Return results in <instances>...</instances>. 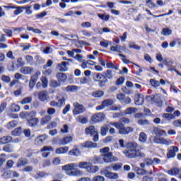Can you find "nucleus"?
<instances>
[{"label":"nucleus","mask_w":181,"mask_h":181,"mask_svg":"<svg viewBox=\"0 0 181 181\" xmlns=\"http://www.w3.org/2000/svg\"><path fill=\"white\" fill-rule=\"evenodd\" d=\"M163 118H165L167 121H170V119H175V115L169 113L163 114Z\"/></svg>","instance_id":"obj_47"},{"label":"nucleus","mask_w":181,"mask_h":181,"mask_svg":"<svg viewBox=\"0 0 181 181\" xmlns=\"http://www.w3.org/2000/svg\"><path fill=\"white\" fill-rule=\"evenodd\" d=\"M144 95L137 94L135 96L134 103L136 105H142L144 104Z\"/></svg>","instance_id":"obj_16"},{"label":"nucleus","mask_w":181,"mask_h":181,"mask_svg":"<svg viewBox=\"0 0 181 181\" xmlns=\"http://www.w3.org/2000/svg\"><path fill=\"white\" fill-rule=\"evenodd\" d=\"M105 119V115L103 113H98L92 116L91 121L93 122H101Z\"/></svg>","instance_id":"obj_11"},{"label":"nucleus","mask_w":181,"mask_h":181,"mask_svg":"<svg viewBox=\"0 0 181 181\" xmlns=\"http://www.w3.org/2000/svg\"><path fill=\"white\" fill-rule=\"evenodd\" d=\"M90 163V162L81 161L78 163V168H79V169H86V170H87Z\"/></svg>","instance_id":"obj_30"},{"label":"nucleus","mask_w":181,"mask_h":181,"mask_svg":"<svg viewBox=\"0 0 181 181\" xmlns=\"http://www.w3.org/2000/svg\"><path fill=\"white\" fill-rule=\"evenodd\" d=\"M70 129V127L67 124H64L62 128L61 129L62 134H69V130Z\"/></svg>","instance_id":"obj_56"},{"label":"nucleus","mask_w":181,"mask_h":181,"mask_svg":"<svg viewBox=\"0 0 181 181\" xmlns=\"http://www.w3.org/2000/svg\"><path fill=\"white\" fill-rule=\"evenodd\" d=\"M3 151H4L5 152L11 153V152H13V148H12V146L10 144H8V145L5 146L3 148Z\"/></svg>","instance_id":"obj_61"},{"label":"nucleus","mask_w":181,"mask_h":181,"mask_svg":"<svg viewBox=\"0 0 181 181\" xmlns=\"http://www.w3.org/2000/svg\"><path fill=\"white\" fill-rule=\"evenodd\" d=\"M6 162V154L2 153L0 155V168Z\"/></svg>","instance_id":"obj_52"},{"label":"nucleus","mask_w":181,"mask_h":181,"mask_svg":"<svg viewBox=\"0 0 181 181\" xmlns=\"http://www.w3.org/2000/svg\"><path fill=\"white\" fill-rule=\"evenodd\" d=\"M100 153H102V155H107L110 153V148L109 147H105L100 149Z\"/></svg>","instance_id":"obj_62"},{"label":"nucleus","mask_w":181,"mask_h":181,"mask_svg":"<svg viewBox=\"0 0 181 181\" xmlns=\"http://www.w3.org/2000/svg\"><path fill=\"white\" fill-rule=\"evenodd\" d=\"M180 170L179 168H173L171 170H169L168 171V175H170L171 176H177V175H179Z\"/></svg>","instance_id":"obj_38"},{"label":"nucleus","mask_w":181,"mask_h":181,"mask_svg":"<svg viewBox=\"0 0 181 181\" xmlns=\"http://www.w3.org/2000/svg\"><path fill=\"white\" fill-rule=\"evenodd\" d=\"M74 109L73 110L74 115H78V114H83L86 111V107L77 102L74 103Z\"/></svg>","instance_id":"obj_8"},{"label":"nucleus","mask_w":181,"mask_h":181,"mask_svg":"<svg viewBox=\"0 0 181 181\" xmlns=\"http://www.w3.org/2000/svg\"><path fill=\"white\" fill-rule=\"evenodd\" d=\"M50 87H52V88H57V87H60L62 86V83L58 81H51L49 83Z\"/></svg>","instance_id":"obj_40"},{"label":"nucleus","mask_w":181,"mask_h":181,"mask_svg":"<svg viewBox=\"0 0 181 181\" xmlns=\"http://www.w3.org/2000/svg\"><path fill=\"white\" fill-rule=\"evenodd\" d=\"M32 103V97H27L21 101V104L25 105V104H30Z\"/></svg>","instance_id":"obj_50"},{"label":"nucleus","mask_w":181,"mask_h":181,"mask_svg":"<svg viewBox=\"0 0 181 181\" xmlns=\"http://www.w3.org/2000/svg\"><path fill=\"white\" fill-rule=\"evenodd\" d=\"M76 121H77V122H79L80 124H85L88 122V117L84 115H80L76 118Z\"/></svg>","instance_id":"obj_19"},{"label":"nucleus","mask_w":181,"mask_h":181,"mask_svg":"<svg viewBox=\"0 0 181 181\" xmlns=\"http://www.w3.org/2000/svg\"><path fill=\"white\" fill-rule=\"evenodd\" d=\"M103 78L105 80H111L112 77H114V74L112 73V70L107 69L106 71L103 72Z\"/></svg>","instance_id":"obj_20"},{"label":"nucleus","mask_w":181,"mask_h":181,"mask_svg":"<svg viewBox=\"0 0 181 181\" xmlns=\"http://www.w3.org/2000/svg\"><path fill=\"white\" fill-rule=\"evenodd\" d=\"M52 142H53V144H55V145L63 146V139H59V138L56 137L52 140Z\"/></svg>","instance_id":"obj_55"},{"label":"nucleus","mask_w":181,"mask_h":181,"mask_svg":"<svg viewBox=\"0 0 181 181\" xmlns=\"http://www.w3.org/2000/svg\"><path fill=\"white\" fill-rule=\"evenodd\" d=\"M92 97L94 98H101L104 95V91L103 90H95L91 93Z\"/></svg>","instance_id":"obj_28"},{"label":"nucleus","mask_w":181,"mask_h":181,"mask_svg":"<svg viewBox=\"0 0 181 181\" xmlns=\"http://www.w3.org/2000/svg\"><path fill=\"white\" fill-rule=\"evenodd\" d=\"M112 125L118 129L120 135H128L131 132H134V128L131 127H125V124L122 122H113Z\"/></svg>","instance_id":"obj_4"},{"label":"nucleus","mask_w":181,"mask_h":181,"mask_svg":"<svg viewBox=\"0 0 181 181\" xmlns=\"http://www.w3.org/2000/svg\"><path fill=\"white\" fill-rule=\"evenodd\" d=\"M52 119V117L49 115H46L44 117H42L40 120L41 125H47V124H49V122Z\"/></svg>","instance_id":"obj_31"},{"label":"nucleus","mask_w":181,"mask_h":181,"mask_svg":"<svg viewBox=\"0 0 181 181\" xmlns=\"http://www.w3.org/2000/svg\"><path fill=\"white\" fill-rule=\"evenodd\" d=\"M57 78L59 83H64L67 80V75L66 74L59 72L57 74Z\"/></svg>","instance_id":"obj_21"},{"label":"nucleus","mask_w":181,"mask_h":181,"mask_svg":"<svg viewBox=\"0 0 181 181\" xmlns=\"http://www.w3.org/2000/svg\"><path fill=\"white\" fill-rule=\"evenodd\" d=\"M78 81L81 85L88 84L90 83V78H87V77L79 78Z\"/></svg>","instance_id":"obj_42"},{"label":"nucleus","mask_w":181,"mask_h":181,"mask_svg":"<svg viewBox=\"0 0 181 181\" xmlns=\"http://www.w3.org/2000/svg\"><path fill=\"white\" fill-rule=\"evenodd\" d=\"M38 98L42 103H46L47 101H50V96H49V92L47 90L40 91L38 93Z\"/></svg>","instance_id":"obj_10"},{"label":"nucleus","mask_w":181,"mask_h":181,"mask_svg":"<svg viewBox=\"0 0 181 181\" xmlns=\"http://www.w3.org/2000/svg\"><path fill=\"white\" fill-rule=\"evenodd\" d=\"M40 71H37L33 76H31L30 80L32 81H34L35 83H36V81H37L39 76H40Z\"/></svg>","instance_id":"obj_53"},{"label":"nucleus","mask_w":181,"mask_h":181,"mask_svg":"<svg viewBox=\"0 0 181 181\" xmlns=\"http://www.w3.org/2000/svg\"><path fill=\"white\" fill-rule=\"evenodd\" d=\"M70 142H73V136H67L62 138L63 146L67 145V144H70Z\"/></svg>","instance_id":"obj_32"},{"label":"nucleus","mask_w":181,"mask_h":181,"mask_svg":"<svg viewBox=\"0 0 181 181\" xmlns=\"http://www.w3.org/2000/svg\"><path fill=\"white\" fill-rule=\"evenodd\" d=\"M41 81H42V88H47V86L49 84V81L47 80V78L45 76H42L41 78Z\"/></svg>","instance_id":"obj_44"},{"label":"nucleus","mask_w":181,"mask_h":181,"mask_svg":"<svg viewBox=\"0 0 181 181\" xmlns=\"http://www.w3.org/2000/svg\"><path fill=\"white\" fill-rule=\"evenodd\" d=\"M105 178L101 175H97L93 177L92 181H105Z\"/></svg>","instance_id":"obj_64"},{"label":"nucleus","mask_w":181,"mask_h":181,"mask_svg":"<svg viewBox=\"0 0 181 181\" xmlns=\"http://www.w3.org/2000/svg\"><path fill=\"white\" fill-rule=\"evenodd\" d=\"M47 115H49V117L52 115H54L56 114V109L53 107H49L47 111Z\"/></svg>","instance_id":"obj_63"},{"label":"nucleus","mask_w":181,"mask_h":181,"mask_svg":"<svg viewBox=\"0 0 181 181\" xmlns=\"http://www.w3.org/2000/svg\"><path fill=\"white\" fill-rule=\"evenodd\" d=\"M99 169L98 166L92 165L91 163H90L86 172H88V173H96V172H98Z\"/></svg>","instance_id":"obj_18"},{"label":"nucleus","mask_w":181,"mask_h":181,"mask_svg":"<svg viewBox=\"0 0 181 181\" xmlns=\"http://www.w3.org/2000/svg\"><path fill=\"white\" fill-rule=\"evenodd\" d=\"M98 16L100 19H102V21H105V22L110 21V15L108 14H98Z\"/></svg>","instance_id":"obj_49"},{"label":"nucleus","mask_w":181,"mask_h":181,"mask_svg":"<svg viewBox=\"0 0 181 181\" xmlns=\"http://www.w3.org/2000/svg\"><path fill=\"white\" fill-rule=\"evenodd\" d=\"M23 6H16L13 7V9H16L13 11V15H16V16H18V15H21V13H23Z\"/></svg>","instance_id":"obj_26"},{"label":"nucleus","mask_w":181,"mask_h":181,"mask_svg":"<svg viewBox=\"0 0 181 181\" xmlns=\"http://www.w3.org/2000/svg\"><path fill=\"white\" fill-rule=\"evenodd\" d=\"M176 152H179V147L175 146H171L170 149L167 153V158H175V156H176Z\"/></svg>","instance_id":"obj_13"},{"label":"nucleus","mask_w":181,"mask_h":181,"mask_svg":"<svg viewBox=\"0 0 181 181\" xmlns=\"http://www.w3.org/2000/svg\"><path fill=\"white\" fill-rule=\"evenodd\" d=\"M103 163H111L112 162H117L118 158L112 154V152H110L107 154H101Z\"/></svg>","instance_id":"obj_7"},{"label":"nucleus","mask_w":181,"mask_h":181,"mask_svg":"<svg viewBox=\"0 0 181 181\" xmlns=\"http://www.w3.org/2000/svg\"><path fill=\"white\" fill-rule=\"evenodd\" d=\"M80 88L76 86H68L66 88V90L68 91V93H74V91H77Z\"/></svg>","instance_id":"obj_35"},{"label":"nucleus","mask_w":181,"mask_h":181,"mask_svg":"<svg viewBox=\"0 0 181 181\" xmlns=\"http://www.w3.org/2000/svg\"><path fill=\"white\" fill-rule=\"evenodd\" d=\"M138 112V110L135 107H129L125 111L124 113L127 115H132V114H135Z\"/></svg>","instance_id":"obj_36"},{"label":"nucleus","mask_w":181,"mask_h":181,"mask_svg":"<svg viewBox=\"0 0 181 181\" xmlns=\"http://www.w3.org/2000/svg\"><path fill=\"white\" fill-rule=\"evenodd\" d=\"M69 152V147H59L55 150V153H58V155H62L63 153H67Z\"/></svg>","instance_id":"obj_22"},{"label":"nucleus","mask_w":181,"mask_h":181,"mask_svg":"<svg viewBox=\"0 0 181 181\" xmlns=\"http://www.w3.org/2000/svg\"><path fill=\"white\" fill-rule=\"evenodd\" d=\"M36 117V112L32 111L31 112H22L20 113V117L23 119H27V125L28 127H37L40 120L39 118L35 117Z\"/></svg>","instance_id":"obj_2"},{"label":"nucleus","mask_w":181,"mask_h":181,"mask_svg":"<svg viewBox=\"0 0 181 181\" xmlns=\"http://www.w3.org/2000/svg\"><path fill=\"white\" fill-rule=\"evenodd\" d=\"M153 132L158 136H166L168 135L165 130L156 127H153Z\"/></svg>","instance_id":"obj_14"},{"label":"nucleus","mask_w":181,"mask_h":181,"mask_svg":"<svg viewBox=\"0 0 181 181\" xmlns=\"http://www.w3.org/2000/svg\"><path fill=\"white\" fill-rule=\"evenodd\" d=\"M124 153L127 158L129 159H134V158H145L146 156L145 153L141 152V150L138 149V144L135 142H129L127 144V150L124 151Z\"/></svg>","instance_id":"obj_1"},{"label":"nucleus","mask_w":181,"mask_h":181,"mask_svg":"<svg viewBox=\"0 0 181 181\" xmlns=\"http://www.w3.org/2000/svg\"><path fill=\"white\" fill-rule=\"evenodd\" d=\"M112 168L113 170L115 172L119 170L120 169H122V164L121 163H115L114 165H112Z\"/></svg>","instance_id":"obj_51"},{"label":"nucleus","mask_w":181,"mask_h":181,"mask_svg":"<svg viewBox=\"0 0 181 181\" xmlns=\"http://www.w3.org/2000/svg\"><path fill=\"white\" fill-rule=\"evenodd\" d=\"M150 83L153 87H155V88L159 87V86H160V83L158 81H156L155 79H151Z\"/></svg>","instance_id":"obj_59"},{"label":"nucleus","mask_w":181,"mask_h":181,"mask_svg":"<svg viewBox=\"0 0 181 181\" xmlns=\"http://www.w3.org/2000/svg\"><path fill=\"white\" fill-rule=\"evenodd\" d=\"M83 148H97V144L93 143V141H86L83 144H82Z\"/></svg>","instance_id":"obj_27"},{"label":"nucleus","mask_w":181,"mask_h":181,"mask_svg":"<svg viewBox=\"0 0 181 181\" xmlns=\"http://www.w3.org/2000/svg\"><path fill=\"white\" fill-rule=\"evenodd\" d=\"M23 131V129H22V127H18L14 129L13 131H12L11 134L14 135L15 136H19L21 134H22Z\"/></svg>","instance_id":"obj_39"},{"label":"nucleus","mask_w":181,"mask_h":181,"mask_svg":"<svg viewBox=\"0 0 181 181\" xmlns=\"http://www.w3.org/2000/svg\"><path fill=\"white\" fill-rule=\"evenodd\" d=\"M146 139H147L146 134H145L144 132L140 133L139 137V141L144 144V143H145Z\"/></svg>","instance_id":"obj_45"},{"label":"nucleus","mask_w":181,"mask_h":181,"mask_svg":"<svg viewBox=\"0 0 181 181\" xmlns=\"http://www.w3.org/2000/svg\"><path fill=\"white\" fill-rule=\"evenodd\" d=\"M12 175V171L11 170H6L4 172L2 175V177H4V179H9Z\"/></svg>","instance_id":"obj_54"},{"label":"nucleus","mask_w":181,"mask_h":181,"mask_svg":"<svg viewBox=\"0 0 181 181\" xmlns=\"http://www.w3.org/2000/svg\"><path fill=\"white\" fill-rule=\"evenodd\" d=\"M103 77H104L103 74H101L100 73H94L93 75V80L96 82L101 81Z\"/></svg>","instance_id":"obj_37"},{"label":"nucleus","mask_w":181,"mask_h":181,"mask_svg":"<svg viewBox=\"0 0 181 181\" xmlns=\"http://www.w3.org/2000/svg\"><path fill=\"white\" fill-rule=\"evenodd\" d=\"M67 64L69 62H64L62 64H58V67L59 69V71H67Z\"/></svg>","instance_id":"obj_33"},{"label":"nucleus","mask_w":181,"mask_h":181,"mask_svg":"<svg viewBox=\"0 0 181 181\" xmlns=\"http://www.w3.org/2000/svg\"><path fill=\"white\" fill-rule=\"evenodd\" d=\"M103 174L107 179L117 180L118 179V177H119V176H118V174L117 173L110 172V170H108L107 169H103Z\"/></svg>","instance_id":"obj_9"},{"label":"nucleus","mask_w":181,"mask_h":181,"mask_svg":"<svg viewBox=\"0 0 181 181\" xmlns=\"http://www.w3.org/2000/svg\"><path fill=\"white\" fill-rule=\"evenodd\" d=\"M49 176V174L45 172H40L35 175V179H39V177H46Z\"/></svg>","instance_id":"obj_57"},{"label":"nucleus","mask_w":181,"mask_h":181,"mask_svg":"<svg viewBox=\"0 0 181 181\" xmlns=\"http://www.w3.org/2000/svg\"><path fill=\"white\" fill-rule=\"evenodd\" d=\"M21 73L23 74H32L33 73V68L30 66L23 67L21 69Z\"/></svg>","instance_id":"obj_24"},{"label":"nucleus","mask_w":181,"mask_h":181,"mask_svg":"<svg viewBox=\"0 0 181 181\" xmlns=\"http://www.w3.org/2000/svg\"><path fill=\"white\" fill-rule=\"evenodd\" d=\"M107 132H108V126L105 125L102 127L100 129V135H102V136H105Z\"/></svg>","instance_id":"obj_48"},{"label":"nucleus","mask_w":181,"mask_h":181,"mask_svg":"<svg viewBox=\"0 0 181 181\" xmlns=\"http://www.w3.org/2000/svg\"><path fill=\"white\" fill-rule=\"evenodd\" d=\"M41 152H44L42 154V158H47L50 156V152H53V147L45 146L41 149Z\"/></svg>","instance_id":"obj_12"},{"label":"nucleus","mask_w":181,"mask_h":181,"mask_svg":"<svg viewBox=\"0 0 181 181\" xmlns=\"http://www.w3.org/2000/svg\"><path fill=\"white\" fill-rule=\"evenodd\" d=\"M47 138H49V136H47L46 134L40 135L35 139V144L37 145H42V144H43V142H45Z\"/></svg>","instance_id":"obj_17"},{"label":"nucleus","mask_w":181,"mask_h":181,"mask_svg":"<svg viewBox=\"0 0 181 181\" xmlns=\"http://www.w3.org/2000/svg\"><path fill=\"white\" fill-rule=\"evenodd\" d=\"M85 134L86 135H90V136H93V142H98V141H100L98 138V132L95 129V127L94 126H90L87 127L85 129Z\"/></svg>","instance_id":"obj_5"},{"label":"nucleus","mask_w":181,"mask_h":181,"mask_svg":"<svg viewBox=\"0 0 181 181\" xmlns=\"http://www.w3.org/2000/svg\"><path fill=\"white\" fill-rule=\"evenodd\" d=\"M155 144H160V145H173V141L171 139H166L163 137H158L155 136L153 139Z\"/></svg>","instance_id":"obj_6"},{"label":"nucleus","mask_w":181,"mask_h":181,"mask_svg":"<svg viewBox=\"0 0 181 181\" xmlns=\"http://www.w3.org/2000/svg\"><path fill=\"white\" fill-rule=\"evenodd\" d=\"M23 9H25V14L26 15H32L33 11H32V6H23Z\"/></svg>","instance_id":"obj_58"},{"label":"nucleus","mask_w":181,"mask_h":181,"mask_svg":"<svg viewBox=\"0 0 181 181\" xmlns=\"http://www.w3.org/2000/svg\"><path fill=\"white\" fill-rule=\"evenodd\" d=\"M146 3L147 4V6L151 9H153V8H156V4L152 1V0H147L146 1Z\"/></svg>","instance_id":"obj_60"},{"label":"nucleus","mask_w":181,"mask_h":181,"mask_svg":"<svg viewBox=\"0 0 181 181\" xmlns=\"http://www.w3.org/2000/svg\"><path fill=\"white\" fill-rule=\"evenodd\" d=\"M102 103L103 104L105 108V107H110V105H112V104H114V100H112V99H107L103 100Z\"/></svg>","instance_id":"obj_43"},{"label":"nucleus","mask_w":181,"mask_h":181,"mask_svg":"<svg viewBox=\"0 0 181 181\" xmlns=\"http://www.w3.org/2000/svg\"><path fill=\"white\" fill-rule=\"evenodd\" d=\"M15 127H18V121L16 120L9 122L6 125L7 129H13Z\"/></svg>","instance_id":"obj_34"},{"label":"nucleus","mask_w":181,"mask_h":181,"mask_svg":"<svg viewBox=\"0 0 181 181\" xmlns=\"http://www.w3.org/2000/svg\"><path fill=\"white\" fill-rule=\"evenodd\" d=\"M76 168H77L76 163H70L62 166V170H66L68 176H83V171L81 170L73 171Z\"/></svg>","instance_id":"obj_3"},{"label":"nucleus","mask_w":181,"mask_h":181,"mask_svg":"<svg viewBox=\"0 0 181 181\" xmlns=\"http://www.w3.org/2000/svg\"><path fill=\"white\" fill-rule=\"evenodd\" d=\"M80 153H81V152H80L78 146H75L74 148L69 152V155H73L74 156H78Z\"/></svg>","instance_id":"obj_25"},{"label":"nucleus","mask_w":181,"mask_h":181,"mask_svg":"<svg viewBox=\"0 0 181 181\" xmlns=\"http://www.w3.org/2000/svg\"><path fill=\"white\" fill-rule=\"evenodd\" d=\"M26 165H29V160L25 158H21L18 159L16 166L18 168H23V166H26Z\"/></svg>","instance_id":"obj_15"},{"label":"nucleus","mask_w":181,"mask_h":181,"mask_svg":"<svg viewBox=\"0 0 181 181\" xmlns=\"http://www.w3.org/2000/svg\"><path fill=\"white\" fill-rule=\"evenodd\" d=\"M90 162H92V163L98 164V163H104V161L103 160V157H100V156H95L93 157L91 160Z\"/></svg>","instance_id":"obj_29"},{"label":"nucleus","mask_w":181,"mask_h":181,"mask_svg":"<svg viewBox=\"0 0 181 181\" xmlns=\"http://www.w3.org/2000/svg\"><path fill=\"white\" fill-rule=\"evenodd\" d=\"M11 112H18L21 111V107L16 104H13L11 106Z\"/></svg>","instance_id":"obj_46"},{"label":"nucleus","mask_w":181,"mask_h":181,"mask_svg":"<svg viewBox=\"0 0 181 181\" xmlns=\"http://www.w3.org/2000/svg\"><path fill=\"white\" fill-rule=\"evenodd\" d=\"M9 142H12V136H6L0 138V144H2V145L9 144Z\"/></svg>","instance_id":"obj_23"},{"label":"nucleus","mask_w":181,"mask_h":181,"mask_svg":"<svg viewBox=\"0 0 181 181\" xmlns=\"http://www.w3.org/2000/svg\"><path fill=\"white\" fill-rule=\"evenodd\" d=\"M161 35H163V36H170V35H172V30L168 28H163Z\"/></svg>","instance_id":"obj_41"}]
</instances>
